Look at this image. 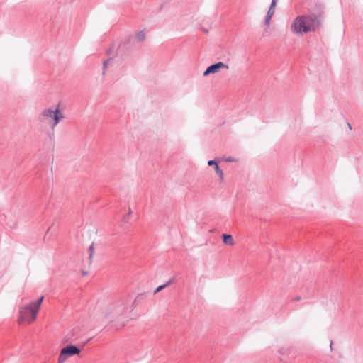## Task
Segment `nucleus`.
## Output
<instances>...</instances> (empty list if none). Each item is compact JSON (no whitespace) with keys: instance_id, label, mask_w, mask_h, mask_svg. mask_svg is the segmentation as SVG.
<instances>
[{"instance_id":"nucleus-10","label":"nucleus","mask_w":363,"mask_h":363,"mask_svg":"<svg viewBox=\"0 0 363 363\" xmlns=\"http://www.w3.org/2000/svg\"><path fill=\"white\" fill-rule=\"evenodd\" d=\"M277 1L278 0H272L271 4H270V6L269 8V10H268L267 13H270L271 12V13L274 14V13H275V6L277 5Z\"/></svg>"},{"instance_id":"nucleus-4","label":"nucleus","mask_w":363,"mask_h":363,"mask_svg":"<svg viewBox=\"0 0 363 363\" xmlns=\"http://www.w3.org/2000/svg\"><path fill=\"white\" fill-rule=\"evenodd\" d=\"M126 305L123 302H118V303L108 306L105 313V316L110 321H113L123 315L126 312Z\"/></svg>"},{"instance_id":"nucleus-19","label":"nucleus","mask_w":363,"mask_h":363,"mask_svg":"<svg viewBox=\"0 0 363 363\" xmlns=\"http://www.w3.org/2000/svg\"><path fill=\"white\" fill-rule=\"evenodd\" d=\"M332 347H333V342H330V348L332 349Z\"/></svg>"},{"instance_id":"nucleus-7","label":"nucleus","mask_w":363,"mask_h":363,"mask_svg":"<svg viewBox=\"0 0 363 363\" xmlns=\"http://www.w3.org/2000/svg\"><path fill=\"white\" fill-rule=\"evenodd\" d=\"M208 166H213L214 169H215L216 173L219 177L220 181H221V182L223 181V179H224V174H223V170L220 168V167L218 165V161L216 160H209L208 162Z\"/></svg>"},{"instance_id":"nucleus-15","label":"nucleus","mask_w":363,"mask_h":363,"mask_svg":"<svg viewBox=\"0 0 363 363\" xmlns=\"http://www.w3.org/2000/svg\"><path fill=\"white\" fill-rule=\"evenodd\" d=\"M94 252V243H92L89 247V262H91L93 255Z\"/></svg>"},{"instance_id":"nucleus-11","label":"nucleus","mask_w":363,"mask_h":363,"mask_svg":"<svg viewBox=\"0 0 363 363\" xmlns=\"http://www.w3.org/2000/svg\"><path fill=\"white\" fill-rule=\"evenodd\" d=\"M273 16H274V14L271 13V12L270 13H267V15H266V17H265V19H264V23L267 26H269L270 25L271 20H272V18Z\"/></svg>"},{"instance_id":"nucleus-8","label":"nucleus","mask_w":363,"mask_h":363,"mask_svg":"<svg viewBox=\"0 0 363 363\" xmlns=\"http://www.w3.org/2000/svg\"><path fill=\"white\" fill-rule=\"evenodd\" d=\"M223 242L225 244V245H234V240H233V238L231 235H229V234H223Z\"/></svg>"},{"instance_id":"nucleus-18","label":"nucleus","mask_w":363,"mask_h":363,"mask_svg":"<svg viewBox=\"0 0 363 363\" xmlns=\"http://www.w3.org/2000/svg\"><path fill=\"white\" fill-rule=\"evenodd\" d=\"M301 299L300 296H296L294 298V301H299Z\"/></svg>"},{"instance_id":"nucleus-20","label":"nucleus","mask_w":363,"mask_h":363,"mask_svg":"<svg viewBox=\"0 0 363 363\" xmlns=\"http://www.w3.org/2000/svg\"><path fill=\"white\" fill-rule=\"evenodd\" d=\"M83 274H84V275H86V272H83Z\"/></svg>"},{"instance_id":"nucleus-16","label":"nucleus","mask_w":363,"mask_h":363,"mask_svg":"<svg viewBox=\"0 0 363 363\" xmlns=\"http://www.w3.org/2000/svg\"><path fill=\"white\" fill-rule=\"evenodd\" d=\"M111 61V59H109V60H106V61L104 62V63H103L104 69H105L108 67V65H109Z\"/></svg>"},{"instance_id":"nucleus-3","label":"nucleus","mask_w":363,"mask_h":363,"mask_svg":"<svg viewBox=\"0 0 363 363\" xmlns=\"http://www.w3.org/2000/svg\"><path fill=\"white\" fill-rule=\"evenodd\" d=\"M35 306L32 302L28 305L19 307L18 324L21 325L24 323H31L35 320L39 309L36 308L35 310Z\"/></svg>"},{"instance_id":"nucleus-13","label":"nucleus","mask_w":363,"mask_h":363,"mask_svg":"<svg viewBox=\"0 0 363 363\" xmlns=\"http://www.w3.org/2000/svg\"><path fill=\"white\" fill-rule=\"evenodd\" d=\"M131 210L130 208H129L128 209V213L125 215H124L122 218V222L125 223H129V218L130 216V214H131Z\"/></svg>"},{"instance_id":"nucleus-17","label":"nucleus","mask_w":363,"mask_h":363,"mask_svg":"<svg viewBox=\"0 0 363 363\" xmlns=\"http://www.w3.org/2000/svg\"><path fill=\"white\" fill-rule=\"evenodd\" d=\"M225 161L229 162H235V159L233 157H229L225 159Z\"/></svg>"},{"instance_id":"nucleus-5","label":"nucleus","mask_w":363,"mask_h":363,"mask_svg":"<svg viewBox=\"0 0 363 363\" xmlns=\"http://www.w3.org/2000/svg\"><path fill=\"white\" fill-rule=\"evenodd\" d=\"M79 353L80 350L77 346L72 345H67L61 350L58 357V363H63L69 357L79 354Z\"/></svg>"},{"instance_id":"nucleus-6","label":"nucleus","mask_w":363,"mask_h":363,"mask_svg":"<svg viewBox=\"0 0 363 363\" xmlns=\"http://www.w3.org/2000/svg\"><path fill=\"white\" fill-rule=\"evenodd\" d=\"M222 68L228 69L229 67L228 65L222 62H218L217 63L213 64L207 67L206 71L203 72V75L207 76L210 74L216 73L220 70V69Z\"/></svg>"},{"instance_id":"nucleus-14","label":"nucleus","mask_w":363,"mask_h":363,"mask_svg":"<svg viewBox=\"0 0 363 363\" xmlns=\"http://www.w3.org/2000/svg\"><path fill=\"white\" fill-rule=\"evenodd\" d=\"M44 299V296H41L38 300H37L36 301H33L32 303L35 306V309L36 308H38L40 309V306H41V303L43 302Z\"/></svg>"},{"instance_id":"nucleus-1","label":"nucleus","mask_w":363,"mask_h":363,"mask_svg":"<svg viewBox=\"0 0 363 363\" xmlns=\"http://www.w3.org/2000/svg\"><path fill=\"white\" fill-rule=\"evenodd\" d=\"M319 18L315 14L296 16L291 25V31L296 35L313 32L320 25Z\"/></svg>"},{"instance_id":"nucleus-9","label":"nucleus","mask_w":363,"mask_h":363,"mask_svg":"<svg viewBox=\"0 0 363 363\" xmlns=\"http://www.w3.org/2000/svg\"><path fill=\"white\" fill-rule=\"evenodd\" d=\"M135 39L138 42H142L145 39V33L144 30H141L138 32L135 36Z\"/></svg>"},{"instance_id":"nucleus-2","label":"nucleus","mask_w":363,"mask_h":363,"mask_svg":"<svg viewBox=\"0 0 363 363\" xmlns=\"http://www.w3.org/2000/svg\"><path fill=\"white\" fill-rule=\"evenodd\" d=\"M64 118V116L60 109V106L56 105L50 108H44L38 116V121L40 123H47L48 120L51 119L50 128L54 130L55 128L59 124L60 121Z\"/></svg>"},{"instance_id":"nucleus-12","label":"nucleus","mask_w":363,"mask_h":363,"mask_svg":"<svg viewBox=\"0 0 363 363\" xmlns=\"http://www.w3.org/2000/svg\"><path fill=\"white\" fill-rule=\"evenodd\" d=\"M172 281H168L167 284L159 286L154 291V294H157L171 284Z\"/></svg>"}]
</instances>
